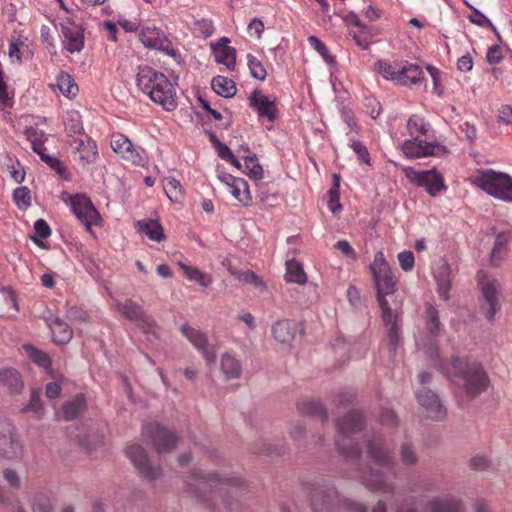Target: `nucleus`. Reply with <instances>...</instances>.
<instances>
[{"instance_id": "7c9ffc66", "label": "nucleus", "mask_w": 512, "mask_h": 512, "mask_svg": "<svg viewBox=\"0 0 512 512\" xmlns=\"http://www.w3.org/2000/svg\"><path fill=\"white\" fill-rule=\"evenodd\" d=\"M220 370L226 380L237 379L242 373V366L235 356L224 353L220 359Z\"/></svg>"}, {"instance_id": "0e129e2a", "label": "nucleus", "mask_w": 512, "mask_h": 512, "mask_svg": "<svg viewBox=\"0 0 512 512\" xmlns=\"http://www.w3.org/2000/svg\"><path fill=\"white\" fill-rule=\"evenodd\" d=\"M400 267L404 271H411L414 267L415 258L411 251H403L397 255Z\"/></svg>"}, {"instance_id": "a18cd8bd", "label": "nucleus", "mask_w": 512, "mask_h": 512, "mask_svg": "<svg viewBox=\"0 0 512 512\" xmlns=\"http://www.w3.org/2000/svg\"><path fill=\"white\" fill-rule=\"evenodd\" d=\"M378 72L387 80L397 81L402 63H388L386 61H378L376 63Z\"/></svg>"}, {"instance_id": "37998d69", "label": "nucleus", "mask_w": 512, "mask_h": 512, "mask_svg": "<svg viewBox=\"0 0 512 512\" xmlns=\"http://www.w3.org/2000/svg\"><path fill=\"white\" fill-rule=\"evenodd\" d=\"M230 274L238 281L245 284H252L255 287L263 288L265 285L263 281L250 270H237L233 267H229Z\"/></svg>"}, {"instance_id": "f3484780", "label": "nucleus", "mask_w": 512, "mask_h": 512, "mask_svg": "<svg viewBox=\"0 0 512 512\" xmlns=\"http://www.w3.org/2000/svg\"><path fill=\"white\" fill-rule=\"evenodd\" d=\"M180 331L187 340L202 354L207 364H212L216 360L215 349L209 344L205 333L189 325H183Z\"/></svg>"}, {"instance_id": "603ef678", "label": "nucleus", "mask_w": 512, "mask_h": 512, "mask_svg": "<svg viewBox=\"0 0 512 512\" xmlns=\"http://www.w3.org/2000/svg\"><path fill=\"white\" fill-rule=\"evenodd\" d=\"M98 156L96 143L92 140H87L85 148L79 153V161L83 166L89 165L96 161Z\"/></svg>"}, {"instance_id": "dca6fc26", "label": "nucleus", "mask_w": 512, "mask_h": 512, "mask_svg": "<svg viewBox=\"0 0 512 512\" xmlns=\"http://www.w3.org/2000/svg\"><path fill=\"white\" fill-rule=\"evenodd\" d=\"M416 398L427 418L441 421L446 417L445 407L439 397L431 390L425 387L419 389L416 393Z\"/></svg>"}, {"instance_id": "49530a36", "label": "nucleus", "mask_w": 512, "mask_h": 512, "mask_svg": "<svg viewBox=\"0 0 512 512\" xmlns=\"http://www.w3.org/2000/svg\"><path fill=\"white\" fill-rule=\"evenodd\" d=\"M407 129L411 137L418 136V134L426 136L429 132V125L422 117L413 115L407 122Z\"/></svg>"}, {"instance_id": "e433bc0d", "label": "nucleus", "mask_w": 512, "mask_h": 512, "mask_svg": "<svg viewBox=\"0 0 512 512\" xmlns=\"http://www.w3.org/2000/svg\"><path fill=\"white\" fill-rule=\"evenodd\" d=\"M437 286H438V293L441 299L448 300L449 298V290L451 287V280H450V268L446 263H443L439 267V271L435 275Z\"/></svg>"}, {"instance_id": "aec40b11", "label": "nucleus", "mask_w": 512, "mask_h": 512, "mask_svg": "<svg viewBox=\"0 0 512 512\" xmlns=\"http://www.w3.org/2000/svg\"><path fill=\"white\" fill-rule=\"evenodd\" d=\"M338 498L339 496L334 487H317L312 490L310 495L312 509L314 512H327L333 507Z\"/></svg>"}, {"instance_id": "4d7b16f0", "label": "nucleus", "mask_w": 512, "mask_h": 512, "mask_svg": "<svg viewBox=\"0 0 512 512\" xmlns=\"http://www.w3.org/2000/svg\"><path fill=\"white\" fill-rule=\"evenodd\" d=\"M13 200L20 209H26L31 204L30 190L27 187H19L14 190Z\"/></svg>"}, {"instance_id": "bf43d9fd", "label": "nucleus", "mask_w": 512, "mask_h": 512, "mask_svg": "<svg viewBox=\"0 0 512 512\" xmlns=\"http://www.w3.org/2000/svg\"><path fill=\"white\" fill-rule=\"evenodd\" d=\"M3 479L8 486L12 489L18 490L21 487V477L17 471L11 468H6L3 471Z\"/></svg>"}, {"instance_id": "c03bdc74", "label": "nucleus", "mask_w": 512, "mask_h": 512, "mask_svg": "<svg viewBox=\"0 0 512 512\" xmlns=\"http://www.w3.org/2000/svg\"><path fill=\"white\" fill-rule=\"evenodd\" d=\"M57 87L61 93L67 97L75 96L78 92V86L74 79L68 73L61 72L57 76Z\"/></svg>"}, {"instance_id": "2f4dec72", "label": "nucleus", "mask_w": 512, "mask_h": 512, "mask_svg": "<svg viewBox=\"0 0 512 512\" xmlns=\"http://www.w3.org/2000/svg\"><path fill=\"white\" fill-rule=\"evenodd\" d=\"M0 383L6 386L13 394L20 393L24 387L21 375L13 368L0 370Z\"/></svg>"}, {"instance_id": "6e6552de", "label": "nucleus", "mask_w": 512, "mask_h": 512, "mask_svg": "<svg viewBox=\"0 0 512 512\" xmlns=\"http://www.w3.org/2000/svg\"><path fill=\"white\" fill-rule=\"evenodd\" d=\"M23 456L24 449L16 435L15 427L7 419H0V457L19 462Z\"/></svg>"}, {"instance_id": "c756f323", "label": "nucleus", "mask_w": 512, "mask_h": 512, "mask_svg": "<svg viewBox=\"0 0 512 512\" xmlns=\"http://www.w3.org/2000/svg\"><path fill=\"white\" fill-rule=\"evenodd\" d=\"M49 326L55 343L64 345L71 341L73 331L62 319L53 318Z\"/></svg>"}, {"instance_id": "20e7f679", "label": "nucleus", "mask_w": 512, "mask_h": 512, "mask_svg": "<svg viewBox=\"0 0 512 512\" xmlns=\"http://www.w3.org/2000/svg\"><path fill=\"white\" fill-rule=\"evenodd\" d=\"M364 426L362 415L357 411H351L341 420H337L338 436L335 440L338 451L348 460L356 461L361 456V448L355 440Z\"/></svg>"}, {"instance_id": "338daca9", "label": "nucleus", "mask_w": 512, "mask_h": 512, "mask_svg": "<svg viewBox=\"0 0 512 512\" xmlns=\"http://www.w3.org/2000/svg\"><path fill=\"white\" fill-rule=\"evenodd\" d=\"M351 148L358 155V158L366 164L370 163L369 152L366 146L360 141H353Z\"/></svg>"}, {"instance_id": "58836bf2", "label": "nucleus", "mask_w": 512, "mask_h": 512, "mask_svg": "<svg viewBox=\"0 0 512 512\" xmlns=\"http://www.w3.org/2000/svg\"><path fill=\"white\" fill-rule=\"evenodd\" d=\"M508 242V237L505 233H499L496 236L492 251H491V257H490V263L494 267L500 266L503 258H504V252L505 247Z\"/></svg>"}, {"instance_id": "3c124183", "label": "nucleus", "mask_w": 512, "mask_h": 512, "mask_svg": "<svg viewBox=\"0 0 512 512\" xmlns=\"http://www.w3.org/2000/svg\"><path fill=\"white\" fill-rule=\"evenodd\" d=\"M245 168L247 169V174L249 177L253 179H261L263 177V169L259 164L258 159L255 154H249L243 156Z\"/></svg>"}, {"instance_id": "412c9836", "label": "nucleus", "mask_w": 512, "mask_h": 512, "mask_svg": "<svg viewBox=\"0 0 512 512\" xmlns=\"http://www.w3.org/2000/svg\"><path fill=\"white\" fill-rule=\"evenodd\" d=\"M63 45L70 53L80 52L84 47V35L81 26L72 21L61 24Z\"/></svg>"}, {"instance_id": "f8f14e48", "label": "nucleus", "mask_w": 512, "mask_h": 512, "mask_svg": "<svg viewBox=\"0 0 512 512\" xmlns=\"http://www.w3.org/2000/svg\"><path fill=\"white\" fill-rule=\"evenodd\" d=\"M111 147L115 153L133 165L139 166L145 162L144 150L141 147L135 146L124 134H113L111 137Z\"/></svg>"}, {"instance_id": "de8ad7c7", "label": "nucleus", "mask_w": 512, "mask_h": 512, "mask_svg": "<svg viewBox=\"0 0 512 512\" xmlns=\"http://www.w3.org/2000/svg\"><path fill=\"white\" fill-rule=\"evenodd\" d=\"M468 6L470 8H472V10H473V13L471 15H469V17H468L470 22H472L473 24L480 26V27H485V26L489 27L493 31V33L496 35L498 40L500 42H502V38H501L497 28L493 25V23L484 14H482L480 10L472 7L471 5H468Z\"/></svg>"}, {"instance_id": "f704fd0d", "label": "nucleus", "mask_w": 512, "mask_h": 512, "mask_svg": "<svg viewBox=\"0 0 512 512\" xmlns=\"http://www.w3.org/2000/svg\"><path fill=\"white\" fill-rule=\"evenodd\" d=\"M140 41L150 48H161L165 40L164 34L159 28L145 27L139 35Z\"/></svg>"}, {"instance_id": "b1692460", "label": "nucleus", "mask_w": 512, "mask_h": 512, "mask_svg": "<svg viewBox=\"0 0 512 512\" xmlns=\"http://www.w3.org/2000/svg\"><path fill=\"white\" fill-rule=\"evenodd\" d=\"M427 507L430 512H466L462 499L450 495L432 498Z\"/></svg>"}, {"instance_id": "c9c22d12", "label": "nucleus", "mask_w": 512, "mask_h": 512, "mask_svg": "<svg viewBox=\"0 0 512 512\" xmlns=\"http://www.w3.org/2000/svg\"><path fill=\"white\" fill-rule=\"evenodd\" d=\"M211 86L215 93L225 98L233 97L237 90L234 81L224 76L214 77Z\"/></svg>"}, {"instance_id": "423d86ee", "label": "nucleus", "mask_w": 512, "mask_h": 512, "mask_svg": "<svg viewBox=\"0 0 512 512\" xmlns=\"http://www.w3.org/2000/svg\"><path fill=\"white\" fill-rule=\"evenodd\" d=\"M474 184L487 194L505 202H512V177L492 169L479 171Z\"/></svg>"}, {"instance_id": "79ce46f5", "label": "nucleus", "mask_w": 512, "mask_h": 512, "mask_svg": "<svg viewBox=\"0 0 512 512\" xmlns=\"http://www.w3.org/2000/svg\"><path fill=\"white\" fill-rule=\"evenodd\" d=\"M229 193L233 195V197L242 203L244 206H247L251 201L250 191L248 188V183L239 178L232 186L228 189Z\"/></svg>"}, {"instance_id": "7ed1b4c3", "label": "nucleus", "mask_w": 512, "mask_h": 512, "mask_svg": "<svg viewBox=\"0 0 512 512\" xmlns=\"http://www.w3.org/2000/svg\"><path fill=\"white\" fill-rule=\"evenodd\" d=\"M452 369L451 381L468 397L475 398L488 388L489 377L480 363L457 358Z\"/></svg>"}, {"instance_id": "a211bd4d", "label": "nucleus", "mask_w": 512, "mask_h": 512, "mask_svg": "<svg viewBox=\"0 0 512 512\" xmlns=\"http://www.w3.org/2000/svg\"><path fill=\"white\" fill-rule=\"evenodd\" d=\"M369 458L378 466L391 468L395 463L393 452L384 444L381 438L373 436L367 441Z\"/></svg>"}, {"instance_id": "e2e57ef3", "label": "nucleus", "mask_w": 512, "mask_h": 512, "mask_svg": "<svg viewBox=\"0 0 512 512\" xmlns=\"http://www.w3.org/2000/svg\"><path fill=\"white\" fill-rule=\"evenodd\" d=\"M195 30L204 38H208L214 33L213 22L208 19L198 20L195 22Z\"/></svg>"}, {"instance_id": "a878e982", "label": "nucleus", "mask_w": 512, "mask_h": 512, "mask_svg": "<svg viewBox=\"0 0 512 512\" xmlns=\"http://www.w3.org/2000/svg\"><path fill=\"white\" fill-rule=\"evenodd\" d=\"M249 100L250 105L257 110L260 117H266L270 121L276 118L275 103L269 100L261 91L255 90L249 97Z\"/></svg>"}, {"instance_id": "9b49d317", "label": "nucleus", "mask_w": 512, "mask_h": 512, "mask_svg": "<svg viewBox=\"0 0 512 512\" xmlns=\"http://www.w3.org/2000/svg\"><path fill=\"white\" fill-rule=\"evenodd\" d=\"M425 336L417 340V346L427 353L431 358L437 356L436 338L440 333V320L438 311L431 305L426 306Z\"/></svg>"}, {"instance_id": "680f3d73", "label": "nucleus", "mask_w": 512, "mask_h": 512, "mask_svg": "<svg viewBox=\"0 0 512 512\" xmlns=\"http://www.w3.org/2000/svg\"><path fill=\"white\" fill-rule=\"evenodd\" d=\"M350 35L354 39L357 46H359L361 49L366 50L368 49L370 45V33L369 29L366 26V33H361V29H358V31H351Z\"/></svg>"}, {"instance_id": "864d4df0", "label": "nucleus", "mask_w": 512, "mask_h": 512, "mask_svg": "<svg viewBox=\"0 0 512 512\" xmlns=\"http://www.w3.org/2000/svg\"><path fill=\"white\" fill-rule=\"evenodd\" d=\"M399 455L404 465H415L418 462L417 452L409 442H405L400 446Z\"/></svg>"}, {"instance_id": "473e14b6", "label": "nucleus", "mask_w": 512, "mask_h": 512, "mask_svg": "<svg viewBox=\"0 0 512 512\" xmlns=\"http://www.w3.org/2000/svg\"><path fill=\"white\" fill-rule=\"evenodd\" d=\"M297 410L302 415L320 417L327 420V412L323 405L314 399H301L297 402Z\"/></svg>"}, {"instance_id": "5701e85b", "label": "nucleus", "mask_w": 512, "mask_h": 512, "mask_svg": "<svg viewBox=\"0 0 512 512\" xmlns=\"http://www.w3.org/2000/svg\"><path fill=\"white\" fill-rule=\"evenodd\" d=\"M230 40L222 37L217 43H211V49L217 63L223 64L228 70H234L236 66V50L229 46Z\"/></svg>"}, {"instance_id": "ddd939ff", "label": "nucleus", "mask_w": 512, "mask_h": 512, "mask_svg": "<svg viewBox=\"0 0 512 512\" xmlns=\"http://www.w3.org/2000/svg\"><path fill=\"white\" fill-rule=\"evenodd\" d=\"M145 434L151 439L157 453H170L177 444V436L159 424L150 423L145 426Z\"/></svg>"}, {"instance_id": "0eeeda50", "label": "nucleus", "mask_w": 512, "mask_h": 512, "mask_svg": "<svg viewBox=\"0 0 512 512\" xmlns=\"http://www.w3.org/2000/svg\"><path fill=\"white\" fill-rule=\"evenodd\" d=\"M477 279L482 295L480 312L489 323L493 324L495 322L496 313L500 309V283L485 271H479Z\"/></svg>"}, {"instance_id": "09e8293b", "label": "nucleus", "mask_w": 512, "mask_h": 512, "mask_svg": "<svg viewBox=\"0 0 512 512\" xmlns=\"http://www.w3.org/2000/svg\"><path fill=\"white\" fill-rule=\"evenodd\" d=\"M24 349L33 362L46 369L50 367L51 359L48 354L38 350L31 344L24 345Z\"/></svg>"}, {"instance_id": "a19ab883", "label": "nucleus", "mask_w": 512, "mask_h": 512, "mask_svg": "<svg viewBox=\"0 0 512 512\" xmlns=\"http://www.w3.org/2000/svg\"><path fill=\"white\" fill-rule=\"evenodd\" d=\"M165 194L172 202H181L184 197V190L180 182L173 178L167 177L163 181Z\"/></svg>"}, {"instance_id": "393cba45", "label": "nucleus", "mask_w": 512, "mask_h": 512, "mask_svg": "<svg viewBox=\"0 0 512 512\" xmlns=\"http://www.w3.org/2000/svg\"><path fill=\"white\" fill-rule=\"evenodd\" d=\"M435 146L418 139V136H413L411 139L406 140L402 145L403 153L410 158H421L435 155Z\"/></svg>"}, {"instance_id": "2eb2a0df", "label": "nucleus", "mask_w": 512, "mask_h": 512, "mask_svg": "<svg viewBox=\"0 0 512 512\" xmlns=\"http://www.w3.org/2000/svg\"><path fill=\"white\" fill-rule=\"evenodd\" d=\"M70 206L81 223L90 230L92 225L99 219V213L95 209L91 200L85 195L79 194L70 198Z\"/></svg>"}, {"instance_id": "4468645a", "label": "nucleus", "mask_w": 512, "mask_h": 512, "mask_svg": "<svg viewBox=\"0 0 512 512\" xmlns=\"http://www.w3.org/2000/svg\"><path fill=\"white\" fill-rule=\"evenodd\" d=\"M126 455L144 478L154 480L160 475V467L151 464L146 451L140 445H129L126 448Z\"/></svg>"}, {"instance_id": "69168bd1", "label": "nucleus", "mask_w": 512, "mask_h": 512, "mask_svg": "<svg viewBox=\"0 0 512 512\" xmlns=\"http://www.w3.org/2000/svg\"><path fill=\"white\" fill-rule=\"evenodd\" d=\"M470 466L473 470L485 471L490 467V460L486 455H475L470 459Z\"/></svg>"}, {"instance_id": "bb28decb", "label": "nucleus", "mask_w": 512, "mask_h": 512, "mask_svg": "<svg viewBox=\"0 0 512 512\" xmlns=\"http://www.w3.org/2000/svg\"><path fill=\"white\" fill-rule=\"evenodd\" d=\"M382 319L387 328V340L389 350L395 353L401 343L400 328L397 316L393 315L392 310L389 309L388 314H386V311H382Z\"/></svg>"}, {"instance_id": "052dcab7", "label": "nucleus", "mask_w": 512, "mask_h": 512, "mask_svg": "<svg viewBox=\"0 0 512 512\" xmlns=\"http://www.w3.org/2000/svg\"><path fill=\"white\" fill-rule=\"evenodd\" d=\"M66 317L72 322H87L89 320L88 313L77 306L70 307L66 312Z\"/></svg>"}, {"instance_id": "774afa93", "label": "nucleus", "mask_w": 512, "mask_h": 512, "mask_svg": "<svg viewBox=\"0 0 512 512\" xmlns=\"http://www.w3.org/2000/svg\"><path fill=\"white\" fill-rule=\"evenodd\" d=\"M498 121L504 124L512 123V106L511 105H503L499 108L498 111Z\"/></svg>"}, {"instance_id": "13d9d810", "label": "nucleus", "mask_w": 512, "mask_h": 512, "mask_svg": "<svg viewBox=\"0 0 512 512\" xmlns=\"http://www.w3.org/2000/svg\"><path fill=\"white\" fill-rule=\"evenodd\" d=\"M24 412L31 411L38 417L42 416L43 408L40 400V390L33 389L31 391L30 401L27 406L23 409Z\"/></svg>"}, {"instance_id": "c85d7f7f", "label": "nucleus", "mask_w": 512, "mask_h": 512, "mask_svg": "<svg viewBox=\"0 0 512 512\" xmlns=\"http://www.w3.org/2000/svg\"><path fill=\"white\" fill-rule=\"evenodd\" d=\"M424 79L422 69L412 63L406 62L402 64L396 83L404 86H412L419 84Z\"/></svg>"}, {"instance_id": "4be33fe9", "label": "nucleus", "mask_w": 512, "mask_h": 512, "mask_svg": "<svg viewBox=\"0 0 512 512\" xmlns=\"http://www.w3.org/2000/svg\"><path fill=\"white\" fill-rule=\"evenodd\" d=\"M35 130L28 132V138L31 141L32 149L40 156L41 160L45 162L52 170H54L61 178L68 180V173L62 162L53 156L46 154L45 147L37 137Z\"/></svg>"}, {"instance_id": "4c0bfd02", "label": "nucleus", "mask_w": 512, "mask_h": 512, "mask_svg": "<svg viewBox=\"0 0 512 512\" xmlns=\"http://www.w3.org/2000/svg\"><path fill=\"white\" fill-rule=\"evenodd\" d=\"M286 280L300 285L307 282L302 264L295 259L286 261Z\"/></svg>"}, {"instance_id": "6e6d98bb", "label": "nucleus", "mask_w": 512, "mask_h": 512, "mask_svg": "<svg viewBox=\"0 0 512 512\" xmlns=\"http://www.w3.org/2000/svg\"><path fill=\"white\" fill-rule=\"evenodd\" d=\"M247 60L252 77L257 80H264L266 78L267 72L262 62L251 54L247 55Z\"/></svg>"}, {"instance_id": "8fccbe9b", "label": "nucleus", "mask_w": 512, "mask_h": 512, "mask_svg": "<svg viewBox=\"0 0 512 512\" xmlns=\"http://www.w3.org/2000/svg\"><path fill=\"white\" fill-rule=\"evenodd\" d=\"M33 512H52V505L49 498L42 494L37 493L31 499ZM17 512H25L23 508L19 507Z\"/></svg>"}, {"instance_id": "5fc2aeb1", "label": "nucleus", "mask_w": 512, "mask_h": 512, "mask_svg": "<svg viewBox=\"0 0 512 512\" xmlns=\"http://www.w3.org/2000/svg\"><path fill=\"white\" fill-rule=\"evenodd\" d=\"M308 42L329 65H334L336 63L335 58L330 55L326 45L318 37L310 36L308 38Z\"/></svg>"}, {"instance_id": "6ab92c4d", "label": "nucleus", "mask_w": 512, "mask_h": 512, "mask_svg": "<svg viewBox=\"0 0 512 512\" xmlns=\"http://www.w3.org/2000/svg\"><path fill=\"white\" fill-rule=\"evenodd\" d=\"M360 481L363 485L373 492H380L383 494H392L394 492V485L387 482L384 473L371 468L362 470L359 475Z\"/></svg>"}, {"instance_id": "39448f33", "label": "nucleus", "mask_w": 512, "mask_h": 512, "mask_svg": "<svg viewBox=\"0 0 512 512\" xmlns=\"http://www.w3.org/2000/svg\"><path fill=\"white\" fill-rule=\"evenodd\" d=\"M371 272L373 275L377 301L381 311L391 309L386 296L393 295L397 289V281L392 274V271L387 263L383 252L378 251L374 255L373 262L371 264Z\"/></svg>"}, {"instance_id": "1a4fd4ad", "label": "nucleus", "mask_w": 512, "mask_h": 512, "mask_svg": "<svg viewBox=\"0 0 512 512\" xmlns=\"http://www.w3.org/2000/svg\"><path fill=\"white\" fill-rule=\"evenodd\" d=\"M404 173L411 183L424 187L432 197H436L441 191L447 189L442 175L434 169L420 171L407 167L404 169Z\"/></svg>"}, {"instance_id": "ea45409f", "label": "nucleus", "mask_w": 512, "mask_h": 512, "mask_svg": "<svg viewBox=\"0 0 512 512\" xmlns=\"http://www.w3.org/2000/svg\"><path fill=\"white\" fill-rule=\"evenodd\" d=\"M86 407V400L83 395H77L73 400L63 406V414L66 420L75 419Z\"/></svg>"}, {"instance_id": "f03ea898", "label": "nucleus", "mask_w": 512, "mask_h": 512, "mask_svg": "<svg viewBox=\"0 0 512 512\" xmlns=\"http://www.w3.org/2000/svg\"><path fill=\"white\" fill-rule=\"evenodd\" d=\"M191 487L196 495L203 501L220 497L225 500L229 494H238L244 486L241 478L236 476H221L217 473H195Z\"/></svg>"}, {"instance_id": "72a5a7b5", "label": "nucleus", "mask_w": 512, "mask_h": 512, "mask_svg": "<svg viewBox=\"0 0 512 512\" xmlns=\"http://www.w3.org/2000/svg\"><path fill=\"white\" fill-rule=\"evenodd\" d=\"M139 231L144 233L150 240L161 242L165 239L162 225L157 220H142L137 222Z\"/></svg>"}, {"instance_id": "cd10ccee", "label": "nucleus", "mask_w": 512, "mask_h": 512, "mask_svg": "<svg viewBox=\"0 0 512 512\" xmlns=\"http://www.w3.org/2000/svg\"><path fill=\"white\" fill-rule=\"evenodd\" d=\"M296 323L283 319L276 321L271 328L272 335L281 344H290L296 335Z\"/></svg>"}, {"instance_id": "9d476101", "label": "nucleus", "mask_w": 512, "mask_h": 512, "mask_svg": "<svg viewBox=\"0 0 512 512\" xmlns=\"http://www.w3.org/2000/svg\"><path fill=\"white\" fill-rule=\"evenodd\" d=\"M116 311L125 319L134 322L140 329L147 332L156 326L152 316L147 314L143 307L132 299L124 301L115 300Z\"/></svg>"}, {"instance_id": "f257e3e1", "label": "nucleus", "mask_w": 512, "mask_h": 512, "mask_svg": "<svg viewBox=\"0 0 512 512\" xmlns=\"http://www.w3.org/2000/svg\"><path fill=\"white\" fill-rule=\"evenodd\" d=\"M137 86L146 93L150 99L161 105L167 111L177 107L175 89L169 79L150 67H140L136 75Z\"/></svg>"}]
</instances>
